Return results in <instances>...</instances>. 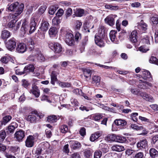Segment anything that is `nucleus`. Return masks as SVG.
<instances>
[{
    "label": "nucleus",
    "mask_w": 158,
    "mask_h": 158,
    "mask_svg": "<svg viewBox=\"0 0 158 158\" xmlns=\"http://www.w3.org/2000/svg\"><path fill=\"white\" fill-rule=\"evenodd\" d=\"M24 7V5H21L18 10L17 11L18 13H15L14 14H10L8 16L9 19L12 20L9 22L7 25V27L10 28H13L15 31H17L21 23L19 22L16 23L17 21L18 16L23 12Z\"/></svg>",
    "instance_id": "f257e3e1"
},
{
    "label": "nucleus",
    "mask_w": 158,
    "mask_h": 158,
    "mask_svg": "<svg viewBox=\"0 0 158 158\" xmlns=\"http://www.w3.org/2000/svg\"><path fill=\"white\" fill-rule=\"evenodd\" d=\"M38 21V19L32 17L31 19V22L29 25L26 20L24 19L23 22L21 31L22 34H24L28 32L30 34H31L36 30V23Z\"/></svg>",
    "instance_id": "f03ea898"
},
{
    "label": "nucleus",
    "mask_w": 158,
    "mask_h": 158,
    "mask_svg": "<svg viewBox=\"0 0 158 158\" xmlns=\"http://www.w3.org/2000/svg\"><path fill=\"white\" fill-rule=\"evenodd\" d=\"M105 35L102 32H100L99 35H96L95 36L94 40L95 44L98 46L102 47L105 45V43L103 40Z\"/></svg>",
    "instance_id": "7ed1b4c3"
},
{
    "label": "nucleus",
    "mask_w": 158,
    "mask_h": 158,
    "mask_svg": "<svg viewBox=\"0 0 158 158\" xmlns=\"http://www.w3.org/2000/svg\"><path fill=\"white\" fill-rule=\"evenodd\" d=\"M48 44L49 47L55 53H59L62 51V47L59 43H53L49 42Z\"/></svg>",
    "instance_id": "20e7f679"
},
{
    "label": "nucleus",
    "mask_w": 158,
    "mask_h": 158,
    "mask_svg": "<svg viewBox=\"0 0 158 158\" xmlns=\"http://www.w3.org/2000/svg\"><path fill=\"white\" fill-rule=\"evenodd\" d=\"M65 37V42L68 45L72 46L75 45V41L73 34L69 32H67L66 34Z\"/></svg>",
    "instance_id": "39448f33"
},
{
    "label": "nucleus",
    "mask_w": 158,
    "mask_h": 158,
    "mask_svg": "<svg viewBox=\"0 0 158 158\" xmlns=\"http://www.w3.org/2000/svg\"><path fill=\"white\" fill-rule=\"evenodd\" d=\"M35 68L33 64H29L26 66L24 68L23 72H19L18 70H16V73L18 75H22L25 73H28L33 72Z\"/></svg>",
    "instance_id": "423d86ee"
},
{
    "label": "nucleus",
    "mask_w": 158,
    "mask_h": 158,
    "mask_svg": "<svg viewBox=\"0 0 158 158\" xmlns=\"http://www.w3.org/2000/svg\"><path fill=\"white\" fill-rule=\"evenodd\" d=\"M117 17L115 15H110L105 19V22L110 26H113L115 24L114 19Z\"/></svg>",
    "instance_id": "0eeeda50"
},
{
    "label": "nucleus",
    "mask_w": 158,
    "mask_h": 158,
    "mask_svg": "<svg viewBox=\"0 0 158 158\" xmlns=\"http://www.w3.org/2000/svg\"><path fill=\"white\" fill-rule=\"evenodd\" d=\"M35 138L32 135H30L27 137L25 141V146L28 148H31L34 146Z\"/></svg>",
    "instance_id": "6e6552de"
},
{
    "label": "nucleus",
    "mask_w": 158,
    "mask_h": 158,
    "mask_svg": "<svg viewBox=\"0 0 158 158\" xmlns=\"http://www.w3.org/2000/svg\"><path fill=\"white\" fill-rule=\"evenodd\" d=\"M48 143H42L37 148L35 152V154L40 155L42 153V152L45 150L48 146Z\"/></svg>",
    "instance_id": "1a4fd4ad"
},
{
    "label": "nucleus",
    "mask_w": 158,
    "mask_h": 158,
    "mask_svg": "<svg viewBox=\"0 0 158 158\" xmlns=\"http://www.w3.org/2000/svg\"><path fill=\"white\" fill-rule=\"evenodd\" d=\"M25 136V132L22 130L16 131L15 134V138L19 142L22 141Z\"/></svg>",
    "instance_id": "9d476101"
},
{
    "label": "nucleus",
    "mask_w": 158,
    "mask_h": 158,
    "mask_svg": "<svg viewBox=\"0 0 158 158\" xmlns=\"http://www.w3.org/2000/svg\"><path fill=\"white\" fill-rule=\"evenodd\" d=\"M16 44L15 39L12 38L8 40L6 44V46L9 50L12 51L15 48Z\"/></svg>",
    "instance_id": "9b49d317"
},
{
    "label": "nucleus",
    "mask_w": 158,
    "mask_h": 158,
    "mask_svg": "<svg viewBox=\"0 0 158 158\" xmlns=\"http://www.w3.org/2000/svg\"><path fill=\"white\" fill-rule=\"evenodd\" d=\"M70 147L73 150H76L80 148L81 147L80 143L75 140H70L69 141Z\"/></svg>",
    "instance_id": "f8f14e48"
},
{
    "label": "nucleus",
    "mask_w": 158,
    "mask_h": 158,
    "mask_svg": "<svg viewBox=\"0 0 158 158\" xmlns=\"http://www.w3.org/2000/svg\"><path fill=\"white\" fill-rule=\"evenodd\" d=\"M22 4H21L19 6V3L17 2H15V3L11 4L8 7V9L9 11H15V13H18L19 8L20 6Z\"/></svg>",
    "instance_id": "ddd939ff"
},
{
    "label": "nucleus",
    "mask_w": 158,
    "mask_h": 158,
    "mask_svg": "<svg viewBox=\"0 0 158 158\" xmlns=\"http://www.w3.org/2000/svg\"><path fill=\"white\" fill-rule=\"evenodd\" d=\"M18 127V125L15 123H12L6 128V132L8 133L13 134L15 130Z\"/></svg>",
    "instance_id": "4468645a"
},
{
    "label": "nucleus",
    "mask_w": 158,
    "mask_h": 158,
    "mask_svg": "<svg viewBox=\"0 0 158 158\" xmlns=\"http://www.w3.org/2000/svg\"><path fill=\"white\" fill-rule=\"evenodd\" d=\"M26 119L31 123H35L39 121V119L36 117V113L29 115Z\"/></svg>",
    "instance_id": "2eb2a0df"
},
{
    "label": "nucleus",
    "mask_w": 158,
    "mask_h": 158,
    "mask_svg": "<svg viewBox=\"0 0 158 158\" xmlns=\"http://www.w3.org/2000/svg\"><path fill=\"white\" fill-rule=\"evenodd\" d=\"M25 41L28 46V49L30 51H32L34 49V42L31 38L25 39Z\"/></svg>",
    "instance_id": "dca6fc26"
},
{
    "label": "nucleus",
    "mask_w": 158,
    "mask_h": 158,
    "mask_svg": "<svg viewBox=\"0 0 158 158\" xmlns=\"http://www.w3.org/2000/svg\"><path fill=\"white\" fill-rule=\"evenodd\" d=\"M46 6L44 5L41 6L38 9V13L33 15V17L37 18L38 20V18L43 14L45 11Z\"/></svg>",
    "instance_id": "f3484780"
},
{
    "label": "nucleus",
    "mask_w": 158,
    "mask_h": 158,
    "mask_svg": "<svg viewBox=\"0 0 158 158\" xmlns=\"http://www.w3.org/2000/svg\"><path fill=\"white\" fill-rule=\"evenodd\" d=\"M27 49L26 45L23 43H20L18 45L16 50L17 52L19 53H23Z\"/></svg>",
    "instance_id": "a211bd4d"
},
{
    "label": "nucleus",
    "mask_w": 158,
    "mask_h": 158,
    "mask_svg": "<svg viewBox=\"0 0 158 158\" xmlns=\"http://www.w3.org/2000/svg\"><path fill=\"white\" fill-rule=\"evenodd\" d=\"M32 93L36 98L39 97L40 91L38 87L35 84L32 85V89L31 90Z\"/></svg>",
    "instance_id": "6ab92c4d"
},
{
    "label": "nucleus",
    "mask_w": 158,
    "mask_h": 158,
    "mask_svg": "<svg viewBox=\"0 0 158 158\" xmlns=\"http://www.w3.org/2000/svg\"><path fill=\"white\" fill-rule=\"evenodd\" d=\"M117 32L114 30H111L109 33V36L111 41L114 44H118V41L116 37Z\"/></svg>",
    "instance_id": "aec40b11"
},
{
    "label": "nucleus",
    "mask_w": 158,
    "mask_h": 158,
    "mask_svg": "<svg viewBox=\"0 0 158 158\" xmlns=\"http://www.w3.org/2000/svg\"><path fill=\"white\" fill-rule=\"evenodd\" d=\"M147 146L148 142L146 139L140 140L137 144V147L140 149H145Z\"/></svg>",
    "instance_id": "412c9836"
},
{
    "label": "nucleus",
    "mask_w": 158,
    "mask_h": 158,
    "mask_svg": "<svg viewBox=\"0 0 158 158\" xmlns=\"http://www.w3.org/2000/svg\"><path fill=\"white\" fill-rule=\"evenodd\" d=\"M137 32L136 31H133L131 33L129 36L130 41L133 43L137 42Z\"/></svg>",
    "instance_id": "4be33fe9"
},
{
    "label": "nucleus",
    "mask_w": 158,
    "mask_h": 158,
    "mask_svg": "<svg viewBox=\"0 0 158 158\" xmlns=\"http://www.w3.org/2000/svg\"><path fill=\"white\" fill-rule=\"evenodd\" d=\"M49 24L48 22L43 20L41 23V26L40 27L41 30L44 32H46L48 30Z\"/></svg>",
    "instance_id": "5701e85b"
},
{
    "label": "nucleus",
    "mask_w": 158,
    "mask_h": 158,
    "mask_svg": "<svg viewBox=\"0 0 158 158\" xmlns=\"http://www.w3.org/2000/svg\"><path fill=\"white\" fill-rule=\"evenodd\" d=\"M83 74L84 76L86 78L87 80L89 79L91 76V70L88 69H83Z\"/></svg>",
    "instance_id": "b1692460"
},
{
    "label": "nucleus",
    "mask_w": 158,
    "mask_h": 158,
    "mask_svg": "<svg viewBox=\"0 0 158 158\" xmlns=\"http://www.w3.org/2000/svg\"><path fill=\"white\" fill-rule=\"evenodd\" d=\"M59 118V116H56L55 115H52L48 116L47 120L49 122L54 123L56 122Z\"/></svg>",
    "instance_id": "393cba45"
},
{
    "label": "nucleus",
    "mask_w": 158,
    "mask_h": 158,
    "mask_svg": "<svg viewBox=\"0 0 158 158\" xmlns=\"http://www.w3.org/2000/svg\"><path fill=\"white\" fill-rule=\"evenodd\" d=\"M100 135L99 132H96L91 135L89 138V140L91 142H94L99 137Z\"/></svg>",
    "instance_id": "a878e982"
},
{
    "label": "nucleus",
    "mask_w": 158,
    "mask_h": 158,
    "mask_svg": "<svg viewBox=\"0 0 158 158\" xmlns=\"http://www.w3.org/2000/svg\"><path fill=\"white\" fill-rule=\"evenodd\" d=\"M58 32L57 29L54 27H51L49 30L48 33L50 37L55 36Z\"/></svg>",
    "instance_id": "bb28decb"
},
{
    "label": "nucleus",
    "mask_w": 158,
    "mask_h": 158,
    "mask_svg": "<svg viewBox=\"0 0 158 158\" xmlns=\"http://www.w3.org/2000/svg\"><path fill=\"white\" fill-rule=\"evenodd\" d=\"M147 24L142 20L138 23V27L139 30L145 31L147 29Z\"/></svg>",
    "instance_id": "cd10ccee"
},
{
    "label": "nucleus",
    "mask_w": 158,
    "mask_h": 158,
    "mask_svg": "<svg viewBox=\"0 0 158 158\" xmlns=\"http://www.w3.org/2000/svg\"><path fill=\"white\" fill-rule=\"evenodd\" d=\"M111 149L113 151L118 152H120L124 150V148L123 146L118 145H114L111 147Z\"/></svg>",
    "instance_id": "c85d7f7f"
},
{
    "label": "nucleus",
    "mask_w": 158,
    "mask_h": 158,
    "mask_svg": "<svg viewBox=\"0 0 158 158\" xmlns=\"http://www.w3.org/2000/svg\"><path fill=\"white\" fill-rule=\"evenodd\" d=\"M141 72L142 73L143 78L146 80L149 79L151 77V73L149 71L146 70H141Z\"/></svg>",
    "instance_id": "c756f323"
},
{
    "label": "nucleus",
    "mask_w": 158,
    "mask_h": 158,
    "mask_svg": "<svg viewBox=\"0 0 158 158\" xmlns=\"http://www.w3.org/2000/svg\"><path fill=\"white\" fill-rule=\"evenodd\" d=\"M12 117L10 115H6L3 117L1 124L2 125H5L12 119Z\"/></svg>",
    "instance_id": "7c9ffc66"
},
{
    "label": "nucleus",
    "mask_w": 158,
    "mask_h": 158,
    "mask_svg": "<svg viewBox=\"0 0 158 158\" xmlns=\"http://www.w3.org/2000/svg\"><path fill=\"white\" fill-rule=\"evenodd\" d=\"M114 122L117 126H124L127 124V122L125 120L120 119L115 120Z\"/></svg>",
    "instance_id": "2f4dec72"
},
{
    "label": "nucleus",
    "mask_w": 158,
    "mask_h": 158,
    "mask_svg": "<svg viewBox=\"0 0 158 158\" xmlns=\"http://www.w3.org/2000/svg\"><path fill=\"white\" fill-rule=\"evenodd\" d=\"M117 136L114 134H110L105 137V140L108 141H116Z\"/></svg>",
    "instance_id": "473e14b6"
},
{
    "label": "nucleus",
    "mask_w": 158,
    "mask_h": 158,
    "mask_svg": "<svg viewBox=\"0 0 158 158\" xmlns=\"http://www.w3.org/2000/svg\"><path fill=\"white\" fill-rule=\"evenodd\" d=\"M51 78V83L54 85L55 82L57 81V75L54 71H52L50 75Z\"/></svg>",
    "instance_id": "72a5a7b5"
},
{
    "label": "nucleus",
    "mask_w": 158,
    "mask_h": 158,
    "mask_svg": "<svg viewBox=\"0 0 158 158\" xmlns=\"http://www.w3.org/2000/svg\"><path fill=\"white\" fill-rule=\"evenodd\" d=\"M10 36V34L8 31L7 30H4L2 32L1 37L2 39H7Z\"/></svg>",
    "instance_id": "f704fd0d"
},
{
    "label": "nucleus",
    "mask_w": 158,
    "mask_h": 158,
    "mask_svg": "<svg viewBox=\"0 0 158 158\" xmlns=\"http://www.w3.org/2000/svg\"><path fill=\"white\" fill-rule=\"evenodd\" d=\"M150 154L152 158H155L158 156V152L154 148H151L150 150Z\"/></svg>",
    "instance_id": "c9c22d12"
},
{
    "label": "nucleus",
    "mask_w": 158,
    "mask_h": 158,
    "mask_svg": "<svg viewBox=\"0 0 158 158\" xmlns=\"http://www.w3.org/2000/svg\"><path fill=\"white\" fill-rule=\"evenodd\" d=\"M92 83H95L97 85H99L100 81V77L99 76L95 75L92 77Z\"/></svg>",
    "instance_id": "e433bc0d"
},
{
    "label": "nucleus",
    "mask_w": 158,
    "mask_h": 158,
    "mask_svg": "<svg viewBox=\"0 0 158 158\" xmlns=\"http://www.w3.org/2000/svg\"><path fill=\"white\" fill-rule=\"evenodd\" d=\"M149 62L150 63L156 64L158 65V60L156 57L152 56L149 59Z\"/></svg>",
    "instance_id": "4c0bfd02"
},
{
    "label": "nucleus",
    "mask_w": 158,
    "mask_h": 158,
    "mask_svg": "<svg viewBox=\"0 0 158 158\" xmlns=\"http://www.w3.org/2000/svg\"><path fill=\"white\" fill-rule=\"evenodd\" d=\"M6 136V133L5 130H2L0 131V142H2Z\"/></svg>",
    "instance_id": "58836bf2"
},
{
    "label": "nucleus",
    "mask_w": 158,
    "mask_h": 158,
    "mask_svg": "<svg viewBox=\"0 0 158 158\" xmlns=\"http://www.w3.org/2000/svg\"><path fill=\"white\" fill-rule=\"evenodd\" d=\"M59 128L60 131L63 133H65L67 132L68 131V126L65 125L60 126Z\"/></svg>",
    "instance_id": "ea45409f"
},
{
    "label": "nucleus",
    "mask_w": 158,
    "mask_h": 158,
    "mask_svg": "<svg viewBox=\"0 0 158 158\" xmlns=\"http://www.w3.org/2000/svg\"><path fill=\"white\" fill-rule=\"evenodd\" d=\"M84 14V10L83 9H78L76 13V15L78 17L82 16Z\"/></svg>",
    "instance_id": "a19ab883"
},
{
    "label": "nucleus",
    "mask_w": 158,
    "mask_h": 158,
    "mask_svg": "<svg viewBox=\"0 0 158 158\" xmlns=\"http://www.w3.org/2000/svg\"><path fill=\"white\" fill-rule=\"evenodd\" d=\"M126 140L125 137L123 136H117L116 141L118 142L123 143L125 142Z\"/></svg>",
    "instance_id": "79ce46f5"
},
{
    "label": "nucleus",
    "mask_w": 158,
    "mask_h": 158,
    "mask_svg": "<svg viewBox=\"0 0 158 158\" xmlns=\"http://www.w3.org/2000/svg\"><path fill=\"white\" fill-rule=\"evenodd\" d=\"M84 156L87 158H89L92 155L91 151L89 149H86L84 152Z\"/></svg>",
    "instance_id": "37998d69"
},
{
    "label": "nucleus",
    "mask_w": 158,
    "mask_h": 158,
    "mask_svg": "<svg viewBox=\"0 0 158 158\" xmlns=\"http://www.w3.org/2000/svg\"><path fill=\"white\" fill-rule=\"evenodd\" d=\"M105 7L106 8L110 10H117L119 8L117 6H113L111 5H106Z\"/></svg>",
    "instance_id": "c03bdc74"
},
{
    "label": "nucleus",
    "mask_w": 158,
    "mask_h": 158,
    "mask_svg": "<svg viewBox=\"0 0 158 158\" xmlns=\"http://www.w3.org/2000/svg\"><path fill=\"white\" fill-rule=\"evenodd\" d=\"M102 114L99 113H97L95 114L93 116L94 119L96 121L100 120L101 118H102Z\"/></svg>",
    "instance_id": "a18cd8bd"
},
{
    "label": "nucleus",
    "mask_w": 158,
    "mask_h": 158,
    "mask_svg": "<svg viewBox=\"0 0 158 158\" xmlns=\"http://www.w3.org/2000/svg\"><path fill=\"white\" fill-rule=\"evenodd\" d=\"M71 102L72 104V106L74 107H76L78 106V102L77 99L72 98L71 99Z\"/></svg>",
    "instance_id": "49530a36"
},
{
    "label": "nucleus",
    "mask_w": 158,
    "mask_h": 158,
    "mask_svg": "<svg viewBox=\"0 0 158 158\" xmlns=\"http://www.w3.org/2000/svg\"><path fill=\"white\" fill-rule=\"evenodd\" d=\"M56 10V7L53 6H52L49 8V13L50 15H53L54 14Z\"/></svg>",
    "instance_id": "de8ad7c7"
},
{
    "label": "nucleus",
    "mask_w": 158,
    "mask_h": 158,
    "mask_svg": "<svg viewBox=\"0 0 158 158\" xmlns=\"http://www.w3.org/2000/svg\"><path fill=\"white\" fill-rule=\"evenodd\" d=\"M138 114L137 113H134L131 115V119L134 122H137V116H138Z\"/></svg>",
    "instance_id": "09e8293b"
},
{
    "label": "nucleus",
    "mask_w": 158,
    "mask_h": 158,
    "mask_svg": "<svg viewBox=\"0 0 158 158\" xmlns=\"http://www.w3.org/2000/svg\"><path fill=\"white\" fill-rule=\"evenodd\" d=\"M82 24L81 22L78 20L76 21L75 23V29L77 30L80 29Z\"/></svg>",
    "instance_id": "8fccbe9b"
},
{
    "label": "nucleus",
    "mask_w": 158,
    "mask_h": 158,
    "mask_svg": "<svg viewBox=\"0 0 158 158\" xmlns=\"http://www.w3.org/2000/svg\"><path fill=\"white\" fill-rule=\"evenodd\" d=\"M81 38V34L78 32H77L75 35L74 39L75 41L78 42Z\"/></svg>",
    "instance_id": "3c124183"
},
{
    "label": "nucleus",
    "mask_w": 158,
    "mask_h": 158,
    "mask_svg": "<svg viewBox=\"0 0 158 158\" xmlns=\"http://www.w3.org/2000/svg\"><path fill=\"white\" fill-rule=\"evenodd\" d=\"M52 23L54 25H56L60 23V19L57 17H55L52 20Z\"/></svg>",
    "instance_id": "603ef678"
},
{
    "label": "nucleus",
    "mask_w": 158,
    "mask_h": 158,
    "mask_svg": "<svg viewBox=\"0 0 158 158\" xmlns=\"http://www.w3.org/2000/svg\"><path fill=\"white\" fill-rule=\"evenodd\" d=\"M102 155V153L101 151H97L94 152V158H100Z\"/></svg>",
    "instance_id": "864d4df0"
},
{
    "label": "nucleus",
    "mask_w": 158,
    "mask_h": 158,
    "mask_svg": "<svg viewBox=\"0 0 158 158\" xmlns=\"http://www.w3.org/2000/svg\"><path fill=\"white\" fill-rule=\"evenodd\" d=\"M154 24L156 25L158 23V16L156 17H152L150 19Z\"/></svg>",
    "instance_id": "5fc2aeb1"
},
{
    "label": "nucleus",
    "mask_w": 158,
    "mask_h": 158,
    "mask_svg": "<svg viewBox=\"0 0 158 158\" xmlns=\"http://www.w3.org/2000/svg\"><path fill=\"white\" fill-rule=\"evenodd\" d=\"M37 60L40 62H42L44 61L45 60V58L42 54L40 53L38 54L37 56Z\"/></svg>",
    "instance_id": "6e6d98bb"
},
{
    "label": "nucleus",
    "mask_w": 158,
    "mask_h": 158,
    "mask_svg": "<svg viewBox=\"0 0 158 158\" xmlns=\"http://www.w3.org/2000/svg\"><path fill=\"white\" fill-rule=\"evenodd\" d=\"M145 83L146 81L143 82V83H139L138 85V87L144 89H147L148 86H146V85Z\"/></svg>",
    "instance_id": "4d7b16f0"
},
{
    "label": "nucleus",
    "mask_w": 158,
    "mask_h": 158,
    "mask_svg": "<svg viewBox=\"0 0 158 158\" xmlns=\"http://www.w3.org/2000/svg\"><path fill=\"white\" fill-rule=\"evenodd\" d=\"M79 134L82 136H84L86 135V129L84 127L81 128L79 131Z\"/></svg>",
    "instance_id": "13d9d810"
},
{
    "label": "nucleus",
    "mask_w": 158,
    "mask_h": 158,
    "mask_svg": "<svg viewBox=\"0 0 158 158\" xmlns=\"http://www.w3.org/2000/svg\"><path fill=\"white\" fill-rule=\"evenodd\" d=\"M59 85L60 86H61L62 87H69L70 86V84L65 82H60L59 83Z\"/></svg>",
    "instance_id": "bf43d9fd"
},
{
    "label": "nucleus",
    "mask_w": 158,
    "mask_h": 158,
    "mask_svg": "<svg viewBox=\"0 0 158 158\" xmlns=\"http://www.w3.org/2000/svg\"><path fill=\"white\" fill-rule=\"evenodd\" d=\"M142 42L146 44L149 43V39L148 36H145L142 40Z\"/></svg>",
    "instance_id": "052dcab7"
},
{
    "label": "nucleus",
    "mask_w": 158,
    "mask_h": 158,
    "mask_svg": "<svg viewBox=\"0 0 158 158\" xmlns=\"http://www.w3.org/2000/svg\"><path fill=\"white\" fill-rule=\"evenodd\" d=\"M131 127L134 129L137 130H140L143 129V127H139L137 125L135 124H132L131 125Z\"/></svg>",
    "instance_id": "680f3d73"
},
{
    "label": "nucleus",
    "mask_w": 158,
    "mask_h": 158,
    "mask_svg": "<svg viewBox=\"0 0 158 158\" xmlns=\"http://www.w3.org/2000/svg\"><path fill=\"white\" fill-rule=\"evenodd\" d=\"M72 13V10L70 8H69L66 12V18L71 15Z\"/></svg>",
    "instance_id": "e2e57ef3"
},
{
    "label": "nucleus",
    "mask_w": 158,
    "mask_h": 158,
    "mask_svg": "<svg viewBox=\"0 0 158 158\" xmlns=\"http://www.w3.org/2000/svg\"><path fill=\"white\" fill-rule=\"evenodd\" d=\"M64 13V11L62 9H59L57 13L56 14V17H58L61 16Z\"/></svg>",
    "instance_id": "0e129e2a"
},
{
    "label": "nucleus",
    "mask_w": 158,
    "mask_h": 158,
    "mask_svg": "<svg viewBox=\"0 0 158 158\" xmlns=\"http://www.w3.org/2000/svg\"><path fill=\"white\" fill-rule=\"evenodd\" d=\"M63 151L64 152L68 153L69 152V144H66L65 145L63 148Z\"/></svg>",
    "instance_id": "69168bd1"
},
{
    "label": "nucleus",
    "mask_w": 158,
    "mask_h": 158,
    "mask_svg": "<svg viewBox=\"0 0 158 158\" xmlns=\"http://www.w3.org/2000/svg\"><path fill=\"white\" fill-rule=\"evenodd\" d=\"M143 156V152H139L137 153L135 156L134 158H142Z\"/></svg>",
    "instance_id": "338daca9"
},
{
    "label": "nucleus",
    "mask_w": 158,
    "mask_h": 158,
    "mask_svg": "<svg viewBox=\"0 0 158 158\" xmlns=\"http://www.w3.org/2000/svg\"><path fill=\"white\" fill-rule=\"evenodd\" d=\"M71 158H81V157L78 153L75 152L72 155Z\"/></svg>",
    "instance_id": "774afa93"
}]
</instances>
